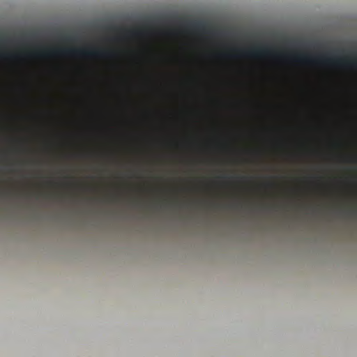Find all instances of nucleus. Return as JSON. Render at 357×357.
<instances>
[{"mask_svg":"<svg viewBox=\"0 0 357 357\" xmlns=\"http://www.w3.org/2000/svg\"><path fill=\"white\" fill-rule=\"evenodd\" d=\"M43 56H73L110 59L117 56V52L110 49H56L42 52Z\"/></svg>","mask_w":357,"mask_h":357,"instance_id":"nucleus-1","label":"nucleus"},{"mask_svg":"<svg viewBox=\"0 0 357 357\" xmlns=\"http://www.w3.org/2000/svg\"><path fill=\"white\" fill-rule=\"evenodd\" d=\"M352 59L354 61L351 64L353 66L356 65V62L355 59V54L352 53L349 56L344 58H340L336 56H320L317 57H312L309 55H298L294 57V60L298 62L304 63H322V64H328V63H334L337 65H347L348 66L349 63L348 61Z\"/></svg>","mask_w":357,"mask_h":357,"instance_id":"nucleus-2","label":"nucleus"},{"mask_svg":"<svg viewBox=\"0 0 357 357\" xmlns=\"http://www.w3.org/2000/svg\"><path fill=\"white\" fill-rule=\"evenodd\" d=\"M239 54L229 55L230 57L247 56V57H259L270 54L271 50L266 47H259L248 50H238Z\"/></svg>","mask_w":357,"mask_h":357,"instance_id":"nucleus-3","label":"nucleus"},{"mask_svg":"<svg viewBox=\"0 0 357 357\" xmlns=\"http://www.w3.org/2000/svg\"><path fill=\"white\" fill-rule=\"evenodd\" d=\"M73 38L71 36H65V37H63V40H64L65 41H68V42H69V41H72V40H73Z\"/></svg>","mask_w":357,"mask_h":357,"instance_id":"nucleus-4","label":"nucleus"},{"mask_svg":"<svg viewBox=\"0 0 357 357\" xmlns=\"http://www.w3.org/2000/svg\"><path fill=\"white\" fill-rule=\"evenodd\" d=\"M121 31H123L126 33H135V31H130V30H128V29H119Z\"/></svg>","mask_w":357,"mask_h":357,"instance_id":"nucleus-5","label":"nucleus"},{"mask_svg":"<svg viewBox=\"0 0 357 357\" xmlns=\"http://www.w3.org/2000/svg\"><path fill=\"white\" fill-rule=\"evenodd\" d=\"M0 40L2 43H4L6 41V38H1Z\"/></svg>","mask_w":357,"mask_h":357,"instance_id":"nucleus-6","label":"nucleus"},{"mask_svg":"<svg viewBox=\"0 0 357 357\" xmlns=\"http://www.w3.org/2000/svg\"><path fill=\"white\" fill-rule=\"evenodd\" d=\"M352 211L356 212V208H353V210H352Z\"/></svg>","mask_w":357,"mask_h":357,"instance_id":"nucleus-7","label":"nucleus"}]
</instances>
